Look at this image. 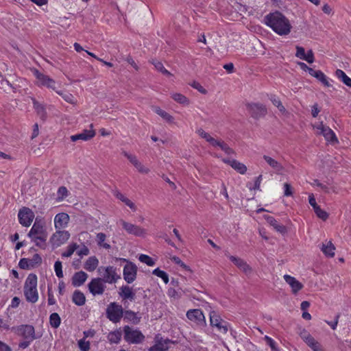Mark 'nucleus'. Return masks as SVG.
Masks as SVG:
<instances>
[{"instance_id":"1","label":"nucleus","mask_w":351,"mask_h":351,"mask_svg":"<svg viewBox=\"0 0 351 351\" xmlns=\"http://www.w3.org/2000/svg\"><path fill=\"white\" fill-rule=\"evenodd\" d=\"M265 24L270 27L276 34L283 36L290 33L291 25L288 19L281 12L269 13L264 17Z\"/></svg>"},{"instance_id":"2","label":"nucleus","mask_w":351,"mask_h":351,"mask_svg":"<svg viewBox=\"0 0 351 351\" xmlns=\"http://www.w3.org/2000/svg\"><path fill=\"white\" fill-rule=\"evenodd\" d=\"M14 330L19 336L24 339L19 344V347L22 349L27 348L34 339L39 338L36 335L35 329L32 325H21Z\"/></svg>"},{"instance_id":"3","label":"nucleus","mask_w":351,"mask_h":351,"mask_svg":"<svg viewBox=\"0 0 351 351\" xmlns=\"http://www.w3.org/2000/svg\"><path fill=\"white\" fill-rule=\"evenodd\" d=\"M36 286V275L34 274H29L24 285V294L26 298V300L32 303L36 302L38 298Z\"/></svg>"},{"instance_id":"4","label":"nucleus","mask_w":351,"mask_h":351,"mask_svg":"<svg viewBox=\"0 0 351 351\" xmlns=\"http://www.w3.org/2000/svg\"><path fill=\"white\" fill-rule=\"evenodd\" d=\"M117 261H121L126 263V265L124 266V268H123V278L129 284L133 282L136 278V274H137L136 265L126 258H117Z\"/></svg>"},{"instance_id":"5","label":"nucleus","mask_w":351,"mask_h":351,"mask_svg":"<svg viewBox=\"0 0 351 351\" xmlns=\"http://www.w3.org/2000/svg\"><path fill=\"white\" fill-rule=\"evenodd\" d=\"M124 339L130 343H140L143 341L145 336L138 330H134L128 326L123 328Z\"/></svg>"},{"instance_id":"6","label":"nucleus","mask_w":351,"mask_h":351,"mask_svg":"<svg viewBox=\"0 0 351 351\" xmlns=\"http://www.w3.org/2000/svg\"><path fill=\"white\" fill-rule=\"evenodd\" d=\"M45 233H47V231L44 227V223L41 219L36 218L35 222L27 234V236L29 238H34L44 241Z\"/></svg>"},{"instance_id":"7","label":"nucleus","mask_w":351,"mask_h":351,"mask_svg":"<svg viewBox=\"0 0 351 351\" xmlns=\"http://www.w3.org/2000/svg\"><path fill=\"white\" fill-rule=\"evenodd\" d=\"M246 108L251 117L255 119L263 117L267 113V108L265 105L259 103H247Z\"/></svg>"},{"instance_id":"8","label":"nucleus","mask_w":351,"mask_h":351,"mask_svg":"<svg viewBox=\"0 0 351 351\" xmlns=\"http://www.w3.org/2000/svg\"><path fill=\"white\" fill-rule=\"evenodd\" d=\"M34 212L27 207H23L18 213L19 223L25 227H29L34 219Z\"/></svg>"},{"instance_id":"9","label":"nucleus","mask_w":351,"mask_h":351,"mask_svg":"<svg viewBox=\"0 0 351 351\" xmlns=\"http://www.w3.org/2000/svg\"><path fill=\"white\" fill-rule=\"evenodd\" d=\"M317 130V134L323 135L327 141L332 143H338L337 138L335 132L328 126H326L321 122L319 124L313 126Z\"/></svg>"},{"instance_id":"10","label":"nucleus","mask_w":351,"mask_h":351,"mask_svg":"<svg viewBox=\"0 0 351 351\" xmlns=\"http://www.w3.org/2000/svg\"><path fill=\"white\" fill-rule=\"evenodd\" d=\"M171 341L169 339H164L160 335L154 337V344L149 348V351H167Z\"/></svg>"},{"instance_id":"11","label":"nucleus","mask_w":351,"mask_h":351,"mask_svg":"<svg viewBox=\"0 0 351 351\" xmlns=\"http://www.w3.org/2000/svg\"><path fill=\"white\" fill-rule=\"evenodd\" d=\"M210 321L211 326L216 327L219 331L222 333L227 332L228 324L226 321L223 320L221 317L214 311H212L210 313Z\"/></svg>"},{"instance_id":"12","label":"nucleus","mask_w":351,"mask_h":351,"mask_svg":"<svg viewBox=\"0 0 351 351\" xmlns=\"http://www.w3.org/2000/svg\"><path fill=\"white\" fill-rule=\"evenodd\" d=\"M42 263V258L38 254H35L32 258H23L19 263V266L23 269H29L34 268Z\"/></svg>"},{"instance_id":"13","label":"nucleus","mask_w":351,"mask_h":351,"mask_svg":"<svg viewBox=\"0 0 351 351\" xmlns=\"http://www.w3.org/2000/svg\"><path fill=\"white\" fill-rule=\"evenodd\" d=\"M70 237V233L66 230H57L53 234L50 239V242L53 246L59 247Z\"/></svg>"},{"instance_id":"14","label":"nucleus","mask_w":351,"mask_h":351,"mask_svg":"<svg viewBox=\"0 0 351 351\" xmlns=\"http://www.w3.org/2000/svg\"><path fill=\"white\" fill-rule=\"evenodd\" d=\"M119 223L121 224L123 228L130 234L141 237L145 234V230L138 226L126 222L123 219H121Z\"/></svg>"},{"instance_id":"15","label":"nucleus","mask_w":351,"mask_h":351,"mask_svg":"<svg viewBox=\"0 0 351 351\" xmlns=\"http://www.w3.org/2000/svg\"><path fill=\"white\" fill-rule=\"evenodd\" d=\"M300 336L313 351L322 350L320 344L306 330L302 329L300 332Z\"/></svg>"},{"instance_id":"16","label":"nucleus","mask_w":351,"mask_h":351,"mask_svg":"<svg viewBox=\"0 0 351 351\" xmlns=\"http://www.w3.org/2000/svg\"><path fill=\"white\" fill-rule=\"evenodd\" d=\"M104 280L100 278H93L88 284V289L93 295L102 294L105 290V285L103 283Z\"/></svg>"},{"instance_id":"17","label":"nucleus","mask_w":351,"mask_h":351,"mask_svg":"<svg viewBox=\"0 0 351 351\" xmlns=\"http://www.w3.org/2000/svg\"><path fill=\"white\" fill-rule=\"evenodd\" d=\"M34 75L40 86L56 90V82L49 76L40 73L38 70H35Z\"/></svg>"},{"instance_id":"18","label":"nucleus","mask_w":351,"mask_h":351,"mask_svg":"<svg viewBox=\"0 0 351 351\" xmlns=\"http://www.w3.org/2000/svg\"><path fill=\"white\" fill-rule=\"evenodd\" d=\"M186 317L197 324L203 326L205 324V317L200 308H192L186 313Z\"/></svg>"},{"instance_id":"19","label":"nucleus","mask_w":351,"mask_h":351,"mask_svg":"<svg viewBox=\"0 0 351 351\" xmlns=\"http://www.w3.org/2000/svg\"><path fill=\"white\" fill-rule=\"evenodd\" d=\"M225 255L230 258V260L242 271L245 274H249L252 271L251 267L243 259L230 255L228 252H226Z\"/></svg>"},{"instance_id":"20","label":"nucleus","mask_w":351,"mask_h":351,"mask_svg":"<svg viewBox=\"0 0 351 351\" xmlns=\"http://www.w3.org/2000/svg\"><path fill=\"white\" fill-rule=\"evenodd\" d=\"M118 278H120V276L117 275L115 268L111 266L105 268L103 278H101L104 282L112 284L115 282Z\"/></svg>"},{"instance_id":"21","label":"nucleus","mask_w":351,"mask_h":351,"mask_svg":"<svg viewBox=\"0 0 351 351\" xmlns=\"http://www.w3.org/2000/svg\"><path fill=\"white\" fill-rule=\"evenodd\" d=\"M222 161L229 165L232 167L235 171L241 174H245L247 171V167L243 164L240 162L239 161L232 159L230 160L229 158H223Z\"/></svg>"},{"instance_id":"22","label":"nucleus","mask_w":351,"mask_h":351,"mask_svg":"<svg viewBox=\"0 0 351 351\" xmlns=\"http://www.w3.org/2000/svg\"><path fill=\"white\" fill-rule=\"evenodd\" d=\"M69 221V216L64 213H60L56 215L54 223L56 229H61L66 226Z\"/></svg>"},{"instance_id":"23","label":"nucleus","mask_w":351,"mask_h":351,"mask_svg":"<svg viewBox=\"0 0 351 351\" xmlns=\"http://www.w3.org/2000/svg\"><path fill=\"white\" fill-rule=\"evenodd\" d=\"M95 135V132L93 130H84L82 133L72 135L71 140L75 142L78 140L88 141L93 138Z\"/></svg>"},{"instance_id":"24","label":"nucleus","mask_w":351,"mask_h":351,"mask_svg":"<svg viewBox=\"0 0 351 351\" xmlns=\"http://www.w3.org/2000/svg\"><path fill=\"white\" fill-rule=\"evenodd\" d=\"M106 313L110 321L117 323L123 317V308H107Z\"/></svg>"},{"instance_id":"25","label":"nucleus","mask_w":351,"mask_h":351,"mask_svg":"<svg viewBox=\"0 0 351 351\" xmlns=\"http://www.w3.org/2000/svg\"><path fill=\"white\" fill-rule=\"evenodd\" d=\"M119 295L123 300L133 301L136 299V295L132 288L127 285L122 286L120 288Z\"/></svg>"},{"instance_id":"26","label":"nucleus","mask_w":351,"mask_h":351,"mask_svg":"<svg viewBox=\"0 0 351 351\" xmlns=\"http://www.w3.org/2000/svg\"><path fill=\"white\" fill-rule=\"evenodd\" d=\"M264 218L268 223H269L273 228L278 232L285 234L287 232V228L284 225L279 224L274 217L270 215H265Z\"/></svg>"},{"instance_id":"27","label":"nucleus","mask_w":351,"mask_h":351,"mask_svg":"<svg viewBox=\"0 0 351 351\" xmlns=\"http://www.w3.org/2000/svg\"><path fill=\"white\" fill-rule=\"evenodd\" d=\"M88 275L83 271H80L74 274L72 277V285L74 287H80L82 285L86 280Z\"/></svg>"},{"instance_id":"28","label":"nucleus","mask_w":351,"mask_h":351,"mask_svg":"<svg viewBox=\"0 0 351 351\" xmlns=\"http://www.w3.org/2000/svg\"><path fill=\"white\" fill-rule=\"evenodd\" d=\"M284 278L287 284L290 285L293 292L296 293L302 288V285L294 277L289 275H285Z\"/></svg>"},{"instance_id":"29","label":"nucleus","mask_w":351,"mask_h":351,"mask_svg":"<svg viewBox=\"0 0 351 351\" xmlns=\"http://www.w3.org/2000/svg\"><path fill=\"white\" fill-rule=\"evenodd\" d=\"M321 250L326 256L333 257L335 256V247L331 241L322 243Z\"/></svg>"},{"instance_id":"30","label":"nucleus","mask_w":351,"mask_h":351,"mask_svg":"<svg viewBox=\"0 0 351 351\" xmlns=\"http://www.w3.org/2000/svg\"><path fill=\"white\" fill-rule=\"evenodd\" d=\"M263 158L266 161V162L271 167H272L274 169H275L278 173H279L283 170L282 165L280 163H279L277 160L271 158L270 156L264 155Z\"/></svg>"},{"instance_id":"31","label":"nucleus","mask_w":351,"mask_h":351,"mask_svg":"<svg viewBox=\"0 0 351 351\" xmlns=\"http://www.w3.org/2000/svg\"><path fill=\"white\" fill-rule=\"evenodd\" d=\"M99 264V261L95 256L89 257L84 264V269L88 271H94Z\"/></svg>"},{"instance_id":"32","label":"nucleus","mask_w":351,"mask_h":351,"mask_svg":"<svg viewBox=\"0 0 351 351\" xmlns=\"http://www.w3.org/2000/svg\"><path fill=\"white\" fill-rule=\"evenodd\" d=\"M72 300L76 305L82 306L84 304L86 298L82 292L75 290L73 294Z\"/></svg>"},{"instance_id":"33","label":"nucleus","mask_w":351,"mask_h":351,"mask_svg":"<svg viewBox=\"0 0 351 351\" xmlns=\"http://www.w3.org/2000/svg\"><path fill=\"white\" fill-rule=\"evenodd\" d=\"M335 75L344 84L351 88V78H350L344 71L341 69H337L335 71Z\"/></svg>"},{"instance_id":"34","label":"nucleus","mask_w":351,"mask_h":351,"mask_svg":"<svg viewBox=\"0 0 351 351\" xmlns=\"http://www.w3.org/2000/svg\"><path fill=\"white\" fill-rule=\"evenodd\" d=\"M217 144H215L213 147H219L221 150H223L227 155H232L234 154V151L228 146L227 143H226L222 140H217L216 141Z\"/></svg>"},{"instance_id":"35","label":"nucleus","mask_w":351,"mask_h":351,"mask_svg":"<svg viewBox=\"0 0 351 351\" xmlns=\"http://www.w3.org/2000/svg\"><path fill=\"white\" fill-rule=\"evenodd\" d=\"M114 195H115V197L117 199H119V200H121V202L125 203L132 210H136V207L135 204L131 200H130L128 198L125 197L121 193L117 191L114 192Z\"/></svg>"},{"instance_id":"36","label":"nucleus","mask_w":351,"mask_h":351,"mask_svg":"<svg viewBox=\"0 0 351 351\" xmlns=\"http://www.w3.org/2000/svg\"><path fill=\"white\" fill-rule=\"evenodd\" d=\"M197 133L198 135L202 137V138H204L208 143H209L212 146H214L216 143V141L217 139L214 138L210 136V134L208 132H206L203 129L199 128L197 130Z\"/></svg>"},{"instance_id":"37","label":"nucleus","mask_w":351,"mask_h":351,"mask_svg":"<svg viewBox=\"0 0 351 351\" xmlns=\"http://www.w3.org/2000/svg\"><path fill=\"white\" fill-rule=\"evenodd\" d=\"M33 104H34V108L36 110V112L38 114V116L42 119H45L47 117V112L45 111L44 106L42 104H40V103H38L37 101H36L35 99H33Z\"/></svg>"},{"instance_id":"38","label":"nucleus","mask_w":351,"mask_h":351,"mask_svg":"<svg viewBox=\"0 0 351 351\" xmlns=\"http://www.w3.org/2000/svg\"><path fill=\"white\" fill-rule=\"evenodd\" d=\"M121 332L115 330L110 332L108 335V339L111 343H118L121 339Z\"/></svg>"},{"instance_id":"39","label":"nucleus","mask_w":351,"mask_h":351,"mask_svg":"<svg viewBox=\"0 0 351 351\" xmlns=\"http://www.w3.org/2000/svg\"><path fill=\"white\" fill-rule=\"evenodd\" d=\"M106 239V234H104L103 232H99L97 234L96 240H97L98 245L103 247L105 249L108 250L111 247V246L108 243H104Z\"/></svg>"},{"instance_id":"40","label":"nucleus","mask_w":351,"mask_h":351,"mask_svg":"<svg viewBox=\"0 0 351 351\" xmlns=\"http://www.w3.org/2000/svg\"><path fill=\"white\" fill-rule=\"evenodd\" d=\"M155 112L160 116L163 119H165L168 123H172L173 121V117L167 113L166 111L160 109L158 107L155 108Z\"/></svg>"},{"instance_id":"41","label":"nucleus","mask_w":351,"mask_h":351,"mask_svg":"<svg viewBox=\"0 0 351 351\" xmlns=\"http://www.w3.org/2000/svg\"><path fill=\"white\" fill-rule=\"evenodd\" d=\"M152 63L155 66V68L162 73V74L167 75V76H171V73L167 71L163 66L162 63L157 60H153Z\"/></svg>"},{"instance_id":"42","label":"nucleus","mask_w":351,"mask_h":351,"mask_svg":"<svg viewBox=\"0 0 351 351\" xmlns=\"http://www.w3.org/2000/svg\"><path fill=\"white\" fill-rule=\"evenodd\" d=\"M171 97L180 104L188 105L189 104V99L180 93H173L172 94Z\"/></svg>"},{"instance_id":"43","label":"nucleus","mask_w":351,"mask_h":351,"mask_svg":"<svg viewBox=\"0 0 351 351\" xmlns=\"http://www.w3.org/2000/svg\"><path fill=\"white\" fill-rule=\"evenodd\" d=\"M49 322L51 327L57 328L60 324V317L56 313H53L50 315Z\"/></svg>"},{"instance_id":"44","label":"nucleus","mask_w":351,"mask_h":351,"mask_svg":"<svg viewBox=\"0 0 351 351\" xmlns=\"http://www.w3.org/2000/svg\"><path fill=\"white\" fill-rule=\"evenodd\" d=\"M56 93L60 95L66 102L69 104L75 103V98L72 94L63 91H56Z\"/></svg>"},{"instance_id":"45","label":"nucleus","mask_w":351,"mask_h":351,"mask_svg":"<svg viewBox=\"0 0 351 351\" xmlns=\"http://www.w3.org/2000/svg\"><path fill=\"white\" fill-rule=\"evenodd\" d=\"M153 274L156 275L158 277L161 278L163 280V281L165 282V283H166V284L168 283L169 276L165 271L160 270L159 268H156L153 271Z\"/></svg>"},{"instance_id":"46","label":"nucleus","mask_w":351,"mask_h":351,"mask_svg":"<svg viewBox=\"0 0 351 351\" xmlns=\"http://www.w3.org/2000/svg\"><path fill=\"white\" fill-rule=\"evenodd\" d=\"M270 100L272 102V104L276 106L278 110L282 112H285V108L283 106V105L282 104L281 101H280V99L275 95H271V97H270Z\"/></svg>"},{"instance_id":"47","label":"nucleus","mask_w":351,"mask_h":351,"mask_svg":"<svg viewBox=\"0 0 351 351\" xmlns=\"http://www.w3.org/2000/svg\"><path fill=\"white\" fill-rule=\"evenodd\" d=\"M314 211L316 215L324 221H326L328 217V214L325 210H322L319 206L316 207Z\"/></svg>"},{"instance_id":"48","label":"nucleus","mask_w":351,"mask_h":351,"mask_svg":"<svg viewBox=\"0 0 351 351\" xmlns=\"http://www.w3.org/2000/svg\"><path fill=\"white\" fill-rule=\"evenodd\" d=\"M141 262L145 263L148 266H153L155 264L154 261L147 255L141 254L138 257Z\"/></svg>"},{"instance_id":"49","label":"nucleus","mask_w":351,"mask_h":351,"mask_svg":"<svg viewBox=\"0 0 351 351\" xmlns=\"http://www.w3.org/2000/svg\"><path fill=\"white\" fill-rule=\"evenodd\" d=\"M315 78L321 82L325 86L329 87L331 86L328 80L327 77L322 71L318 73V75L315 77Z\"/></svg>"},{"instance_id":"50","label":"nucleus","mask_w":351,"mask_h":351,"mask_svg":"<svg viewBox=\"0 0 351 351\" xmlns=\"http://www.w3.org/2000/svg\"><path fill=\"white\" fill-rule=\"evenodd\" d=\"M47 238V233H45V240L36 239L34 238H30L32 241L34 242L36 245L40 247L41 249L45 250L47 247L46 241Z\"/></svg>"},{"instance_id":"51","label":"nucleus","mask_w":351,"mask_h":351,"mask_svg":"<svg viewBox=\"0 0 351 351\" xmlns=\"http://www.w3.org/2000/svg\"><path fill=\"white\" fill-rule=\"evenodd\" d=\"M77 245L76 243H73L72 245H70L68 247V249L66 252H64L62 254V256L63 257H70L73 252L75 251V250L77 248Z\"/></svg>"},{"instance_id":"52","label":"nucleus","mask_w":351,"mask_h":351,"mask_svg":"<svg viewBox=\"0 0 351 351\" xmlns=\"http://www.w3.org/2000/svg\"><path fill=\"white\" fill-rule=\"evenodd\" d=\"M62 266L61 261H56V263L54 264V270H55L56 276L59 278H61L63 277V272H62Z\"/></svg>"},{"instance_id":"53","label":"nucleus","mask_w":351,"mask_h":351,"mask_svg":"<svg viewBox=\"0 0 351 351\" xmlns=\"http://www.w3.org/2000/svg\"><path fill=\"white\" fill-rule=\"evenodd\" d=\"M124 319H127L130 321L133 322L134 323L138 322V317H136V315L131 311H127L125 312Z\"/></svg>"},{"instance_id":"54","label":"nucleus","mask_w":351,"mask_h":351,"mask_svg":"<svg viewBox=\"0 0 351 351\" xmlns=\"http://www.w3.org/2000/svg\"><path fill=\"white\" fill-rule=\"evenodd\" d=\"M58 195L59 199H63L68 195V190L65 186H60L58 190Z\"/></svg>"},{"instance_id":"55","label":"nucleus","mask_w":351,"mask_h":351,"mask_svg":"<svg viewBox=\"0 0 351 351\" xmlns=\"http://www.w3.org/2000/svg\"><path fill=\"white\" fill-rule=\"evenodd\" d=\"M78 346L82 351H88L90 349L89 342L85 341L84 339H80L78 341Z\"/></svg>"},{"instance_id":"56","label":"nucleus","mask_w":351,"mask_h":351,"mask_svg":"<svg viewBox=\"0 0 351 351\" xmlns=\"http://www.w3.org/2000/svg\"><path fill=\"white\" fill-rule=\"evenodd\" d=\"M304 48L300 46H296V53L295 56L301 60H304L305 56Z\"/></svg>"},{"instance_id":"57","label":"nucleus","mask_w":351,"mask_h":351,"mask_svg":"<svg viewBox=\"0 0 351 351\" xmlns=\"http://www.w3.org/2000/svg\"><path fill=\"white\" fill-rule=\"evenodd\" d=\"M304 60H306L308 63L310 64L314 62V54L312 50H308L307 53H305Z\"/></svg>"},{"instance_id":"58","label":"nucleus","mask_w":351,"mask_h":351,"mask_svg":"<svg viewBox=\"0 0 351 351\" xmlns=\"http://www.w3.org/2000/svg\"><path fill=\"white\" fill-rule=\"evenodd\" d=\"M191 86L197 89L199 93L202 94H206L207 93L206 90L198 82H193Z\"/></svg>"},{"instance_id":"59","label":"nucleus","mask_w":351,"mask_h":351,"mask_svg":"<svg viewBox=\"0 0 351 351\" xmlns=\"http://www.w3.org/2000/svg\"><path fill=\"white\" fill-rule=\"evenodd\" d=\"M122 154L125 157H126L130 162L134 165L136 162H137L138 160H137L136 157L134 155H132L129 153H128L125 151H123Z\"/></svg>"},{"instance_id":"60","label":"nucleus","mask_w":351,"mask_h":351,"mask_svg":"<svg viewBox=\"0 0 351 351\" xmlns=\"http://www.w3.org/2000/svg\"><path fill=\"white\" fill-rule=\"evenodd\" d=\"M264 339L273 351H277L276 342L271 337L265 336Z\"/></svg>"},{"instance_id":"61","label":"nucleus","mask_w":351,"mask_h":351,"mask_svg":"<svg viewBox=\"0 0 351 351\" xmlns=\"http://www.w3.org/2000/svg\"><path fill=\"white\" fill-rule=\"evenodd\" d=\"M134 166L138 169V171L143 173H147L149 169L145 168L139 161L136 162Z\"/></svg>"},{"instance_id":"62","label":"nucleus","mask_w":351,"mask_h":351,"mask_svg":"<svg viewBox=\"0 0 351 351\" xmlns=\"http://www.w3.org/2000/svg\"><path fill=\"white\" fill-rule=\"evenodd\" d=\"M284 189H285L284 195L285 196H291L292 195V194H293L292 188L289 184L285 183Z\"/></svg>"},{"instance_id":"63","label":"nucleus","mask_w":351,"mask_h":351,"mask_svg":"<svg viewBox=\"0 0 351 351\" xmlns=\"http://www.w3.org/2000/svg\"><path fill=\"white\" fill-rule=\"evenodd\" d=\"M314 184L317 186L320 187L321 189L324 191L325 193H329V188L326 185L321 183L318 180H315Z\"/></svg>"},{"instance_id":"64","label":"nucleus","mask_w":351,"mask_h":351,"mask_svg":"<svg viewBox=\"0 0 351 351\" xmlns=\"http://www.w3.org/2000/svg\"><path fill=\"white\" fill-rule=\"evenodd\" d=\"M56 304V300L51 292V289L48 287V305L51 306Z\"/></svg>"}]
</instances>
